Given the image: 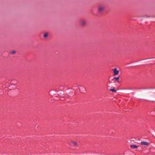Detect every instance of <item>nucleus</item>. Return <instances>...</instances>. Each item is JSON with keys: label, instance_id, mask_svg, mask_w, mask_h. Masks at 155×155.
<instances>
[{"label": "nucleus", "instance_id": "obj_1", "mask_svg": "<svg viewBox=\"0 0 155 155\" xmlns=\"http://www.w3.org/2000/svg\"><path fill=\"white\" fill-rule=\"evenodd\" d=\"M104 9V7L103 6H100L98 8V11L99 12L101 13L102 12Z\"/></svg>", "mask_w": 155, "mask_h": 155}, {"label": "nucleus", "instance_id": "obj_2", "mask_svg": "<svg viewBox=\"0 0 155 155\" xmlns=\"http://www.w3.org/2000/svg\"><path fill=\"white\" fill-rule=\"evenodd\" d=\"M81 25L82 26H84L87 23V21L86 20L82 19L80 21Z\"/></svg>", "mask_w": 155, "mask_h": 155}, {"label": "nucleus", "instance_id": "obj_3", "mask_svg": "<svg viewBox=\"0 0 155 155\" xmlns=\"http://www.w3.org/2000/svg\"><path fill=\"white\" fill-rule=\"evenodd\" d=\"M114 71V75H115L118 74H119V71L117 70L116 68H114L113 69Z\"/></svg>", "mask_w": 155, "mask_h": 155}, {"label": "nucleus", "instance_id": "obj_4", "mask_svg": "<svg viewBox=\"0 0 155 155\" xmlns=\"http://www.w3.org/2000/svg\"><path fill=\"white\" fill-rule=\"evenodd\" d=\"M141 144L144 145H148L149 144V143L146 141L141 142Z\"/></svg>", "mask_w": 155, "mask_h": 155}, {"label": "nucleus", "instance_id": "obj_5", "mask_svg": "<svg viewBox=\"0 0 155 155\" xmlns=\"http://www.w3.org/2000/svg\"><path fill=\"white\" fill-rule=\"evenodd\" d=\"M130 147L132 149H136V148H137L138 146H137L135 145H131L130 146Z\"/></svg>", "mask_w": 155, "mask_h": 155}, {"label": "nucleus", "instance_id": "obj_6", "mask_svg": "<svg viewBox=\"0 0 155 155\" xmlns=\"http://www.w3.org/2000/svg\"><path fill=\"white\" fill-rule=\"evenodd\" d=\"M16 53V51L15 50L12 51L10 52V53L12 54H14Z\"/></svg>", "mask_w": 155, "mask_h": 155}, {"label": "nucleus", "instance_id": "obj_7", "mask_svg": "<svg viewBox=\"0 0 155 155\" xmlns=\"http://www.w3.org/2000/svg\"><path fill=\"white\" fill-rule=\"evenodd\" d=\"M119 79V77H114L113 79H115L116 81H117V82H119V81L118 80Z\"/></svg>", "mask_w": 155, "mask_h": 155}, {"label": "nucleus", "instance_id": "obj_8", "mask_svg": "<svg viewBox=\"0 0 155 155\" xmlns=\"http://www.w3.org/2000/svg\"><path fill=\"white\" fill-rule=\"evenodd\" d=\"M48 36V33H45L44 34V38H46L47 36Z\"/></svg>", "mask_w": 155, "mask_h": 155}, {"label": "nucleus", "instance_id": "obj_9", "mask_svg": "<svg viewBox=\"0 0 155 155\" xmlns=\"http://www.w3.org/2000/svg\"><path fill=\"white\" fill-rule=\"evenodd\" d=\"M114 87L113 89H110V91H112L113 92H116V91L114 89Z\"/></svg>", "mask_w": 155, "mask_h": 155}, {"label": "nucleus", "instance_id": "obj_10", "mask_svg": "<svg viewBox=\"0 0 155 155\" xmlns=\"http://www.w3.org/2000/svg\"><path fill=\"white\" fill-rule=\"evenodd\" d=\"M72 142L73 144L74 145V146H76L77 145V143L76 142H74V141H72Z\"/></svg>", "mask_w": 155, "mask_h": 155}]
</instances>
